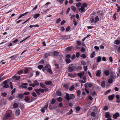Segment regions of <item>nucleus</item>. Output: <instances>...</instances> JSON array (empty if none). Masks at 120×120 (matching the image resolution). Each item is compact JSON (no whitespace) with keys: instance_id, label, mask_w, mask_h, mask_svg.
Segmentation results:
<instances>
[{"instance_id":"obj_1","label":"nucleus","mask_w":120,"mask_h":120,"mask_svg":"<svg viewBox=\"0 0 120 120\" xmlns=\"http://www.w3.org/2000/svg\"><path fill=\"white\" fill-rule=\"evenodd\" d=\"M49 89L48 88H46L43 89L41 88L37 89H35V92L38 95H39L40 94V92L42 93H43L44 91L46 92L48 91Z\"/></svg>"},{"instance_id":"obj_2","label":"nucleus","mask_w":120,"mask_h":120,"mask_svg":"<svg viewBox=\"0 0 120 120\" xmlns=\"http://www.w3.org/2000/svg\"><path fill=\"white\" fill-rule=\"evenodd\" d=\"M75 97V95L72 94L69 95L67 93L66 94L65 99L69 101L70 99H74Z\"/></svg>"},{"instance_id":"obj_3","label":"nucleus","mask_w":120,"mask_h":120,"mask_svg":"<svg viewBox=\"0 0 120 120\" xmlns=\"http://www.w3.org/2000/svg\"><path fill=\"white\" fill-rule=\"evenodd\" d=\"M75 68V67L74 65L73 64H71L69 65L68 69L69 72H71Z\"/></svg>"},{"instance_id":"obj_4","label":"nucleus","mask_w":120,"mask_h":120,"mask_svg":"<svg viewBox=\"0 0 120 120\" xmlns=\"http://www.w3.org/2000/svg\"><path fill=\"white\" fill-rule=\"evenodd\" d=\"M8 80H6L3 82V84L4 85L3 87L4 88H8L9 87V86L8 84H7Z\"/></svg>"},{"instance_id":"obj_5","label":"nucleus","mask_w":120,"mask_h":120,"mask_svg":"<svg viewBox=\"0 0 120 120\" xmlns=\"http://www.w3.org/2000/svg\"><path fill=\"white\" fill-rule=\"evenodd\" d=\"M94 84L91 82L87 83H86L85 85V87L86 88H87L88 87L89 88H91L93 86Z\"/></svg>"},{"instance_id":"obj_6","label":"nucleus","mask_w":120,"mask_h":120,"mask_svg":"<svg viewBox=\"0 0 120 120\" xmlns=\"http://www.w3.org/2000/svg\"><path fill=\"white\" fill-rule=\"evenodd\" d=\"M43 71L45 73L46 72H48L49 73H52V71L49 68H43L42 69Z\"/></svg>"},{"instance_id":"obj_7","label":"nucleus","mask_w":120,"mask_h":120,"mask_svg":"<svg viewBox=\"0 0 120 120\" xmlns=\"http://www.w3.org/2000/svg\"><path fill=\"white\" fill-rule=\"evenodd\" d=\"M91 112L90 111V110H89L88 111V113L87 114V116H89L90 115V114L91 116L93 117L95 116V114L94 112H92L91 113Z\"/></svg>"},{"instance_id":"obj_8","label":"nucleus","mask_w":120,"mask_h":120,"mask_svg":"<svg viewBox=\"0 0 120 120\" xmlns=\"http://www.w3.org/2000/svg\"><path fill=\"white\" fill-rule=\"evenodd\" d=\"M120 116V115L119 113L116 112L113 115V117L114 119H116L118 117H119Z\"/></svg>"},{"instance_id":"obj_9","label":"nucleus","mask_w":120,"mask_h":120,"mask_svg":"<svg viewBox=\"0 0 120 120\" xmlns=\"http://www.w3.org/2000/svg\"><path fill=\"white\" fill-rule=\"evenodd\" d=\"M84 74V72H83L81 73H77V75L80 78L82 77V76Z\"/></svg>"},{"instance_id":"obj_10","label":"nucleus","mask_w":120,"mask_h":120,"mask_svg":"<svg viewBox=\"0 0 120 120\" xmlns=\"http://www.w3.org/2000/svg\"><path fill=\"white\" fill-rule=\"evenodd\" d=\"M50 109H56L57 107V106L56 105H50L49 106Z\"/></svg>"},{"instance_id":"obj_11","label":"nucleus","mask_w":120,"mask_h":120,"mask_svg":"<svg viewBox=\"0 0 120 120\" xmlns=\"http://www.w3.org/2000/svg\"><path fill=\"white\" fill-rule=\"evenodd\" d=\"M22 85L21 86L22 88L25 89L27 88V86H26L28 85V84L27 83H22Z\"/></svg>"},{"instance_id":"obj_12","label":"nucleus","mask_w":120,"mask_h":120,"mask_svg":"<svg viewBox=\"0 0 120 120\" xmlns=\"http://www.w3.org/2000/svg\"><path fill=\"white\" fill-rule=\"evenodd\" d=\"M114 95V94L109 95L108 96V99L109 100H111L113 99Z\"/></svg>"},{"instance_id":"obj_13","label":"nucleus","mask_w":120,"mask_h":120,"mask_svg":"<svg viewBox=\"0 0 120 120\" xmlns=\"http://www.w3.org/2000/svg\"><path fill=\"white\" fill-rule=\"evenodd\" d=\"M99 84L103 88L105 87V83L104 81H103L101 82Z\"/></svg>"},{"instance_id":"obj_14","label":"nucleus","mask_w":120,"mask_h":120,"mask_svg":"<svg viewBox=\"0 0 120 120\" xmlns=\"http://www.w3.org/2000/svg\"><path fill=\"white\" fill-rule=\"evenodd\" d=\"M104 73L105 75L108 76L109 73V71L108 70H106L104 71Z\"/></svg>"},{"instance_id":"obj_15","label":"nucleus","mask_w":120,"mask_h":120,"mask_svg":"<svg viewBox=\"0 0 120 120\" xmlns=\"http://www.w3.org/2000/svg\"><path fill=\"white\" fill-rule=\"evenodd\" d=\"M30 98L28 96L25 97L24 98V100L25 101L27 102H30L29 101L30 100Z\"/></svg>"},{"instance_id":"obj_16","label":"nucleus","mask_w":120,"mask_h":120,"mask_svg":"<svg viewBox=\"0 0 120 120\" xmlns=\"http://www.w3.org/2000/svg\"><path fill=\"white\" fill-rule=\"evenodd\" d=\"M105 117L106 118H110L111 116L108 112H107L105 113Z\"/></svg>"},{"instance_id":"obj_17","label":"nucleus","mask_w":120,"mask_h":120,"mask_svg":"<svg viewBox=\"0 0 120 120\" xmlns=\"http://www.w3.org/2000/svg\"><path fill=\"white\" fill-rule=\"evenodd\" d=\"M20 113V110L19 109H17L15 112V114L17 116H19Z\"/></svg>"},{"instance_id":"obj_18","label":"nucleus","mask_w":120,"mask_h":120,"mask_svg":"<svg viewBox=\"0 0 120 120\" xmlns=\"http://www.w3.org/2000/svg\"><path fill=\"white\" fill-rule=\"evenodd\" d=\"M23 94H20L18 95V97L19 98V100H22V98L23 97Z\"/></svg>"},{"instance_id":"obj_19","label":"nucleus","mask_w":120,"mask_h":120,"mask_svg":"<svg viewBox=\"0 0 120 120\" xmlns=\"http://www.w3.org/2000/svg\"><path fill=\"white\" fill-rule=\"evenodd\" d=\"M30 67L25 68L24 70V72L25 73H27L28 71V69H30Z\"/></svg>"},{"instance_id":"obj_20","label":"nucleus","mask_w":120,"mask_h":120,"mask_svg":"<svg viewBox=\"0 0 120 120\" xmlns=\"http://www.w3.org/2000/svg\"><path fill=\"white\" fill-rule=\"evenodd\" d=\"M99 18L98 16H96L95 18L94 22L95 23H97L99 20Z\"/></svg>"},{"instance_id":"obj_21","label":"nucleus","mask_w":120,"mask_h":120,"mask_svg":"<svg viewBox=\"0 0 120 120\" xmlns=\"http://www.w3.org/2000/svg\"><path fill=\"white\" fill-rule=\"evenodd\" d=\"M101 73V71L99 70L97 71V73L96 74V75L97 76L99 77L100 76Z\"/></svg>"},{"instance_id":"obj_22","label":"nucleus","mask_w":120,"mask_h":120,"mask_svg":"<svg viewBox=\"0 0 120 120\" xmlns=\"http://www.w3.org/2000/svg\"><path fill=\"white\" fill-rule=\"evenodd\" d=\"M40 85L42 88H44L46 87V86L42 83H41L40 84Z\"/></svg>"},{"instance_id":"obj_23","label":"nucleus","mask_w":120,"mask_h":120,"mask_svg":"<svg viewBox=\"0 0 120 120\" xmlns=\"http://www.w3.org/2000/svg\"><path fill=\"white\" fill-rule=\"evenodd\" d=\"M70 38V37L69 35H65L64 37V38L65 39H69Z\"/></svg>"},{"instance_id":"obj_24","label":"nucleus","mask_w":120,"mask_h":120,"mask_svg":"<svg viewBox=\"0 0 120 120\" xmlns=\"http://www.w3.org/2000/svg\"><path fill=\"white\" fill-rule=\"evenodd\" d=\"M114 43L117 45H118L120 43V41L117 39L115 40L114 42Z\"/></svg>"},{"instance_id":"obj_25","label":"nucleus","mask_w":120,"mask_h":120,"mask_svg":"<svg viewBox=\"0 0 120 120\" xmlns=\"http://www.w3.org/2000/svg\"><path fill=\"white\" fill-rule=\"evenodd\" d=\"M40 15V14H39L38 13L34 15L33 17L34 19H36L39 17Z\"/></svg>"},{"instance_id":"obj_26","label":"nucleus","mask_w":120,"mask_h":120,"mask_svg":"<svg viewBox=\"0 0 120 120\" xmlns=\"http://www.w3.org/2000/svg\"><path fill=\"white\" fill-rule=\"evenodd\" d=\"M59 52L56 51H55L53 52V55L55 56H57L59 54Z\"/></svg>"},{"instance_id":"obj_27","label":"nucleus","mask_w":120,"mask_h":120,"mask_svg":"<svg viewBox=\"0 0 120 120\" xmlns=\"http://www.w3.org/2000/svg\"><path fill=\"white\" fill-rule=\"evenodd\" d=\"M73 112L72 109H71L70 110V111L67 113V115H69L71 114Z\"/></svg>"},{"instance_id":"obj_28","label":"nucleus","mask_w":120,"mask_h":120,"mask_svg":"<svg viewBox=\"0 0 120 120\" xmlns=\"http://www.w3.org/2000/svg\"><path fill=\"white\" fill-rule=\"evenodd\" d=\"M17 57V56L16 55H14L11 56L9 58L12 59V60H14L15 58Z\"/></svg>"},{"instance_id":"obj_29","label":"nucleus","mask_w":120,"mask_h":120,"mask_svg":"<svg viewBox=\"0 0 120 120\" xmlns=\"http://www.w3.org/2000/svg\"><path fill=\"white\" fill-rule=\"evenodd\" d=\"M37 86L39 85V83L36 80H35L33 82Z\"/></svg>"},{"instance_id":"obj_30","label":"nucleus","mask_w":120,"mask_h":120,"mask_svg":"<svg viewBox=\"0 0 120 120\" xmlns=\"http://www.w3.org/2000/svg\"><path fill=\"white\" fill-rule=\"evenodd\" d=\"M92 96H94L96 94V92L95 91H93L91 92H90Z\"/></svg>"},{"instance_id":"obj_31","label":"nucleus","mask_w":120,"mask_h":120,"mask_svg":"<svg viewBox=\"0 0 120 120\" xmlns=\"http://www.w3.org/2000/svg\"><path fill=\"white\" fill-rule=\"evenodd\" d=\"M51 82H52L50 81H46L45 82V83L47 85H49L50 84Z\"/></svg>"},{"instance_id":"obj_32","label":"nucleus","mask_w":120,"mask_h":120,"mask_svg":"<svg viewBox=\"0 0 120 120\" xmlns=\"http://www.w3.org/2000/svg\"><path fill=\"white\" fill-rule=\"evenodd\" d=\"M56 100L54 98H52L51 102V104H54L56 102Z\"/></svg>"},{"instance_id":"obj_33","label":"nucleus","mask_w":120,"mask_h":120,"mask_svg":"<svg viewBox=\"0 0 120 120\" xmlns=\"http://www.w3.org/2000/svg\"><path fill=\"white\" fill-rule=\"evenodd\" d=\"M71 8L73 11L75 12L76 11V8L75 6H71Z\"/></svg>"},{"instance_id":"obj_34","label":"nucleus","mask_w":120,"mask_h":120,"mask_svg":"<svg viewBox=\"0 0 120 120\" xmlns=\"http://www.w3.org/2000/svg\"><path fill=\"white\" fill-rule=\"evenodd\" d=\"M49 56V53H46L45 54L44 57L45 58H46Z\"/></svg>"},{"instance_id":"obj_35","label":"nucleus","mask_w":120,"mask_h":120,"mask_svg":"<svg viewBox=\"0 0 120 120\" xmlns=\"http://www.w3.org/2000/svg\"><path fill=\"white\" fill-rule=\"evenodd\" d=\"M74 85H72L70 87L69 90L70 91H72L74 90Z\"/></svg>"},{"instance_id":"obj_36","label":"nucleus","mask_w":120,"mask_h":120,"mask_svg":"<svg viewBox=\"0 0 120 120\" xmlns=\"http://www.w3.org/2000/svg\"><path fill=\"white\" fill-rule=\"evenodd\" d=\"M10 114L9 113L7 114L6 115L5 117L6 119H8L10 116Z\"/></svg>"},{"instance_id":"obj_37","label":"nucleus","mask_w":120,"mask_h":120,"mask_svg":"<svg viewBox=\"0 0 120 120\" xmlns=\"http://www.w3.org/2000/svg\"><path fill=\"white\" fill-rule=\"evenodd\" d=\"M101 57L100 56L98 57L97 59V61L98 62H99L101 60Z\"/></svg>"},{"instance_id":"obj_38","label":"nucleus","mask_w":120,"mask_h":120,"mask_svg":"<svg viewBox=\"0 0 120 120\" xmlns=\"http://www.w3.org/2000/svg\"><path fill=\"white\" fill-rule=\"evenodd\" d=\"M95 54V52H92L90 56V57L91 58H93L94 57Z\"/></svg>"},{"instance_id":"obj_39","label":"nucleus","mask_w":120,"mask_h":120,"mask_svg":"<svg viewBox=\"0 0 120 120\" xmlns=\"http://www.w3.org/2000/svg\"><path fill=\"white\" fill-rule=\"evenodd\" d=\"M82 4L80 2H78L76 4V7H78L79 6H81Z\"/></svg>"},{"instance_id":"obj_40","label":"nucleus","mask_w":120,"mask_h":120,"mask_svg":"<svg viewBox=\"0 0 120 120\" xmlns=\"http://www.w3.org/2000/svg\"><path fill=\"white\" fill-rule=\"evenodd\" d=\"M110 77L113 79H114L116 78V76L113 74H111L110 75Z\"/></svg>"},{"instance_id":"obj_41","label":"nucleus","mask_w":120,"mask_h":120,"mask_svg":"<svg viewBox=\"0 0 120 120\" xmlns=\"http://www.w3.org/2000/svg\"><path fill=\"white\" fill-rule=\"evenodd\" d=\"M18 106V104L16 103H14L13 105V107L15 108H17Z\"/></svg>"},{"instance_id":"obj_42","label":"nucleus","mask_w":120,"mask_h":120,"mask_svg":"<svg viewBox=\"0 0 120 120\" xmlns=\"http://www.w3.org/2000/svg\"><path fill=\"white\" fill-rule=\"evenodd\" d=\"M7 94L6 92H4L1 94V95L4 97H5L7 95Z\"/></svg>"},{"instance_id":"obj_43","label":"nucleus","mask_w":120,"mask_h":120,"mask_svg":"<svg viewBox=\"0 0 120 120\" xmlns=\"http://www.w3.org/2000/svg\"><path fill=\"white\" fill-rule=\"evenodd\" d=\"M65 61L68 64L71 61L70 59L68 58H67L66 59Z\"/></svg>"},{"instance_id":"obj_44","label":"nucleus","mask_w":120,"mask_h":120,"mask_svg":"<svg viewBox=\"0 0 120 120\" xmlns=\"http://www.w3.org/2000/svg\"><path fill=\"white\" fill-rule=\"evenodd\" d=\"M79 12L81 13H82L83 12H85V9H83L81 8H79Z\"/></svg>"},{"instance_id":"obj_45","label":"nucleus","mask_w":120,"mask_h":120,"mask_svg":"<svg viewBox=\"0 0 120 120\" xmlns=\"http://www.w3.org/2000/svg\"><path fill=\"white\" fill-rule=\"evenodd\" d=\"M81 64L85 66L86 64V62L84 61H81Z\"/></svg>"},{"instance_id":"obj_46","label":"nucleus","mask_w":120,"mask_h":120,"mask_svg":"<svg viewBox=\"0 0 120 120\" xmlns=\"http://www.w3.org/2000/svg\"><path fill=\"white\" fill-rule=\"evenodd\" d=\"M30 94V92L28 91L25 92L23 94L24 95H28L29 94Z\"/></svg>"},{"instance_id":"obj_47","label":"nucleus","mask_w":120,"mask_h":120,"mask_svg":"<svg viewBox=\"0 0 120 120\" xmlns=\"http://www.w3.org/2000/svg\"><path fill=\"white\" fill-rule=\"evenodd\" d=\"M20 79V76H16V77L15 80H18L19 79Z\"/></svg>"},{"instance_id":"obj_48","label":"nucleus","mask_w":120,"mask_h":120,"mask_svg":"<svg viewBox=\"0 0 120 120\" xmlns=\"http://www.w3.org/2000/svg\"><path fill=\"white\" fill-rule=\"evenodd\" d=\"M113 82V80L111 79H109L108 82L109 83H112Z\"/></svg>"},{"instance_id":"obj_49","label":"nucleus","mask_w":120,"mask_h":120,"mask_svg":"<svg viewBox=\"0 0 120 120\" xmlns=\"http://www.w3.org/2000/svg\"><path fill=\"white\" fill-rule=\"evenodd\" d=\"M10 88L11 89H12L13 88V86L12 84V82H10L9 83Z\"/></svg>"},{"instance_id":"obj_50","label":"nucleus","mask_w":120,"mask_h":120,"mask_svg":"<svg viewBox=\"0 0 120 120\" xmlns=\"http://www.w3.org/2000/svg\"><path fill=\"white\" fill-rule=\"evenodd\" d=\"M90 21L91 23H93L94 22V19L93 18H91L90 19Z\"/></svg>"},{"instance_id":"obj_51","label":"nucleus","mask_w":120,"mask_h":120,"mask_svg":"<svg viewBox=\"0 0 120 120\" xmlns=\"http://www.w3.org/2000/svg\"><path fill=\"white\" fill-rule=\"evenodd\" d=\"M38 67L39 69H41L42 68H43V65H40L38 66Z\"/></svg>"},{"instance_id":"obj_52","label":"nucleus","mask_w":120,"mask_h":120,"mask_svg":"<svg viewBox=\"0 0 120 120\" xmlns=\"http://www.w3.org/2000/svg\"><path fill=\"white\" fill-rule=\"evenodd\" d=\"M77 96L78 97L79 96L81 93V92L79 90H78V91H77Z\"/></svg>"},{"instance_id":"obj_53","label":"nucleus","mask_w":120,"mask_h":120,"mask_svg":"<svg viewBox=\"0 0 120 120\" xmlns=\"http://www.w3.org/2000/svg\"><path fill=\"white\" fill-rule=\"evenodd\" d=\"M32 95L34 97H36L37 96V95L36 93L34 92H33L32 93Z\"/></svg>"},{"instance_id":"obj_54","label":"nucleus","mask_w":120,"mask_h":120,"mask_svg":"<svg viewBox=\"0 0 120 120\" xmlns=\"http://www.w3.org/2000/svg\"><path fill=\"white\" fill-rule=\"evenodd\" d=\"M57 101L59 102L61 101L62 100V98L61 97H59L57 98Z\"/></svg>"},{"instance_id":"obj_55","label":"nucleus","mask_w":120,"mask_h":120,"mask_svg":"<svg viewBox=\"0 0 120 120\" xmlns=\"http://www.w3.org/2000/svg\"><path fill=\"white\" fill-rule=\"evenodd\" d=\"M70 29V27L69 26H68L66 28V31L68 32V31Z\"/></svg>"},{"instance_id":"obj_56","label":"nucleus","mask_w":120,"mask_h":120,"mask_svg":"<svg viewBox=\"0 0 120 120\" xmlns=\"http://www.w3.org/2000/svg\"><path fill=\"white\" fill-rule=\"evenodd\" d=\"M61 21L60 19V18H59L58 19H57L56 20V22L57 23H59Z\"/></svg>"},{"instance_id":"obj_57","label":"nucleus","mask_w":120,"mask_h":120,"mask_svg":"<svg viewBox=\"0 0 120 120\" xmlns=\"http://www.w3.org/2000/svg\"><path fill=\"white\" fill-rule=\"evenodd\" d=\"M80 109V108L79 106H77L76 108V111H79Z\"/></svg>"},{"instance_id":"obj_58","label":"nucleus","mask_w":120,"mask_h":120,"mask_svg":"<svg viewBox=\"0 0 120 120\" xmlns=\"http://www.w3.org/2000/svg\"><path fill=\"white\" fill-rule=\"evenodd\" d=\"M76 44L79 45H80L81 44V42L79 41H76Z\"/></svg>"},{"instance_id":"obj_59","label":"nucleus","mask_w":120,"mask_h":120,"mask_svg":"<svg viewBox=\"0 0 120 120\" xmlns=\"http://www.w3.org/2000/svg\"><path fill=\"white\" fill-rule=\"evenodd\" d=\"M45 109H44V107H43L41 109V111L42 113H44L45 112Z\"/></svg>"},{"instance_id":"obj_60","label":"nucleus","mask_w":120,"mask_h":120,"mask_svg":"<svg viewBox=\"0 0 120 120\" xmlns=\"http://www.w3.org/2000/svg\"><path fill=\"white\" fill-rule=\"evenodd\" d=\"M71 57V55L69 54H68L66 56V57L67 58H70Z\"/></svg>"},{"instance_id":"obj_61","label":"nucleus","mask_w":120,"mask_h":120,"mask_svg":"<svg viewBox=\"0 0 120 120\" xmlns=\"http://www.w3.org/2000/svg\"><path fill=\"white\" fill-rule=\"evenodd\" d=\"M83 68L85 71H86L87 70V68L86 66H83Z\"/></svg>"},{"instance_id":"obj_62","label":"nucleus","mask_w":120,"mask_h":120,"mask_svg":"<svg viewBox=\"0 0 120 120\" xmlns=\"http://www.w3.org/2000/svg\"><path fill=\"white\" fill-rule=\"evenodd\" d=\"M15 88H14L13 89V90L11 91V94L12 95L15 92Z\"/></svg>"},{"instance_id":"obj_63","label":"nucleus","mask_w":120,"mask_h":120,"mask_svg":"<svg viewBox=\"0 0 120 120\" xmlns=\"http://www.w3.org/2000/svg\"><path fill=\"white\" fill-rule=\"evenodd\" d=\"M114 46L115 47H116L117 48H118V51L119 52H120V46L119 47L116 45H115Z\"/></svg>"},{"instance_id":"obj_64","label":"nucleus","mask_w":120,"mask_h":120,"mask_svg":"<svg viewBox=\"0 0 120 120\" xmlns=\"http://www.w3.org/2000/svg\"><path fill=\"white\" fill-rule=\"evenodd\" d=\"M80 53L79 52H77L76 54V57L77 58H78L79 56Z\"/></svg>"}]
</instances>
